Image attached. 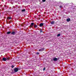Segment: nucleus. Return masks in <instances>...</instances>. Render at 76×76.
Returning a JSON list of instances; mask_svg holds the SVG:
<instances>
[{
    "mask_svg": "<svg viewBox=\"0 0 76 76\" xmlns=\"http://www.w3.org/2000/svg\"><path fill=\"white\" fill-rule=\"evenodd\" d=\"M14 71L15 72H17L18 71V70H19V69H18V68H15L14 69Z\"/></svg>",
    "mask_w": 76,
    "mask_h": 76,
    "instance_id": "nucleus-1",
    "label": "nucleus"
},
{
    "mask_svg": "<svg viewBox=\"0 0 76 76\" xmlns=\"http://www.w3.org/2000/svg\"><path fill=\"white\" fill-rule=\"evenodd\" d=\"M44 48H42L40 49L39 51H43L44 50Z\"/></svg>",
    "mask_w": 76,
    "mask_h": 76,
    "instance_id": "nucleus-2",
    "label": "nucleus"
},
{
    "mask_svg": "<svg viewBox=\"0 0 76 76\" xmlns=\"http://www.w3.org/2000/svg\"><path fill=\"white\" fill-rule=\"evenodd\" d=\"M2 60L3 61H7V59L6 58H2Z\"/></svg>",
    "mask_w": 76,
    "mask_h": 76,
    "instance_id": "nucleus-3",
    "label": "nucleus"
},
{
    "mask_svg": "<svg viewBox=\"0 0 76 76\" xmlns=\"http://www.w3.org/2000/svg\"><path fill=\"white\" fill-rule=\"evenodd\" d=\"M34 25V23H31V25H30V27H31V28L32 27V26H33V25Z\"/></svg>",
    "mask_w": 76,
    "mask_h": 76,
    "instance_id": "nucleus-4",
    "label": "nucleus"
},
{
    "mask_svg": "<svg viewBox=\"0 0 76 76\" xmlns=\"http://www.w3.org/2000/svg\"><path fill=\"white\" fill-rule=\"evenodd\" d=\"M43 25H44V24H43V23H41L40 24L39 26L40 27H42V26Z\"/></svg>",
    "mask_w": 76,
    "mask_h": 76,
    "instance_id": "nucleus-5",
    "label": "nucleus"
},
{
    "mask_svg": "<svg viewBox=\"0 0 76 76\" xmlns=\"http://www.w3.org/2000/svg\"><path fill=\"white\" fill-rule=\"evenodd\" d=\"M55 23V22L54 21H52L50 22V24L51 25H54Z\"/></svg>",
    "mask_w": 76,
    "mask_h": 76,
    "instance_id": "nucleus-6",
    "label": "nucleus"
},
{
    "mask_svg": "<svg viewBox=\"0 0 76 76\" xmlns=\"http://www.w3.org/2000/svg\"><path fill=\"white\" fill-rule=\"evenodd\" d=\"M16 34V33L15 31H13L11 33V35H14Z\"/></svg>",
    "mask_w": 76,
    "mask_h": 76,
    "instance_id": "nucleus-7",
    "label": "nucleus"
},
{
    "mask_svg": "<svg viewBox=\"0 0 76 76\" xmlns=\"http://www.w3.org/2000/svg\"><path fill=\"white\" fill-rule=\"evenodd\" d=\"M53 60L54 61H57V58H53Z\"/></svg>",
    "mask_w": 76,
    "mask_h": 76,
    "instance_id": "nucleus-8",
    "label": "nucleus"
},
{
    "mask_svg": "<svg viewBox=\"0 0 76 76\" xmlns=\"http://www.w3.org/2000/svg\"><path fill=\"white\" fill-rule=\"evenodd\" d=\"M66 21L67 22H69V21H70V18H68L66 19Z\"/></svg>",
    "mask_w": 76,
    "mask_h": 76,
    "instance_id": "nucleus-9",
    "label": "nucleus"
},
{
    "mask_svg": "<svg viewBox=\"0 0 76 76\" xmlns=\"http://www.w3.org/2000/svg\"><path fill=\"white\" fill-rule=\"evenodd\" d=\"M10 33H11V32L8 31L7 32V34H10Z\"/></svg>",
    "mask_w": 76,
    "mask_h": 76,
    "instance_id": "nucleus-10",
    "label": "nucleus"
},
{
    "mask_svg": "<svg viewBox=\"0 0 76 76\" xmlns=\"http://www.w3.org/2000/svg\"><path fill=\"white\" fill-rule=\"evenodd\" d=\"M25 11H26V10H25V9H24L23 10H22L21 11V12H25Z\"/></svg>",
    "mask_w": 76,
    "mask_h": 76,
    "instance_id": "nucleus-11",
    "label": "nucleus"
},
{
    "mask_svg": "<svg viewBox=\"0 0 76 76\" xmlns=\"http://www.w3.org/2000/svg\"><path fill=\"white\" fill-rule=\"evenodd\" d=\"M7 60H10V58H6Z\"/></svg>",
    "mask_w": 76,
    "mask_h": 76,
    "instance_id": "nucleus-12",
    "label": "nucleus"
},
{
    "mask_svg": "<svg viewBox=\"0 0 76 76\" xmlns=\"http://www.w3.org/2000/svg\"><path fill=\"white\" fill-rule=\"evenodd\" d=\"M34 27H35V28H37V25H34Z\"/></svg>",
    "mask_w": 76,
    "mask_h": 76,
    "instance_id": "nucleus-13",
    "label": "nucleus"
},
{
    "mask_svg": "<svg viewBox=\"0 0 76 76\" xmlns=\"http://www.w3.org/2000/svg\"><path fill=\"white\" fill-rule=\"evenodd\" d=\"M42 29L40 30V32L41 33V32H42Z\"/></svg>",
    "mask_w": 76,
    "mask_h": 76,
    "instance_id": "nucleus-14",
    "label": "nucleus"
},
{
    "mask_svg": "<svg viewBox=\"0 0 76 76\" xmlns=\"http://www.w3.org/2000/svg\"><path fill=\"white\" fill-rule=\"evenodd\" d=\"M60 34H58V35H57V37H60Z\"/></svg>",
    "mask_w": 76,
    "mask_h": 76,
    "instance_id": "nucleus-15",
    "label": "nucleus"
},
{
    "mask_svg": "<svg viewBox=\"0 0 76 76\" xmlns=\"http://www.w3.org/2000/svg\"><path fill=\"white\" fill-rule=\"evenodd\" d=\"M8 19H12V18H11V17H8Z\"/></svg>",
    "mask_w": 76,
    "mask_h": 76,
    "instance_id": "nucleus-16",
    "label": "nucleus"
},
{
    "mask_svg": "<svg viewBox=\"0 0 76 76\" xmlns=\"http://www.w3.org/2000/svg\"><path fill=\"white\" fill-rule=\"evenodd\" d=\"M46 1V0H42V2H45Z\"/></svg>",
    "mask_w": 76,
    "mask_h": 76,
    "instance_id": "nucleus-17",
    "label": "nucleus"
},
{
    "mask_svg": "<svg viewBox=\"0 0 76 76\" xmlns=\"http://www.w3.org/2000/svg\"><path fill=\"white\" fill-rule=\"evenodd\" d=\"M45 67H44L43 68V71H45Z\"/></svg>",
    "mask_w": 76,
    "mask_h": 76,
    "instance_id": "nucleus-18",
    "label": "nucleus"
},
{
    "mask_svg": "<svg viewBox=\"0 0 76 76\" xmlns=\"http://www.w3.org/2000/svg\"><path fill=\"white\" fill-rule=\"evenodd\" d=\"M11 67H12V68H13V67H15V66H14L13 65H12L11 66Z\"/></svg>",
    "mask_w": 76,
    "mask_h": 76,
    "instance_id": "nucleus-19",
    "label": "nucleus"
},
{
    "mask_svg": "<svg viewBox=\"0 0 76 76\" xmlns=\"http://www.w3.org/2000/svg\"><path fill=\"white\" fill-rule=\"evenodd\" d=\"M59 7L60 8H61V7H62V6H61V5H60L59 6Z\"/></svg>",
    "mask_w": 76,
    "mask_h": 76,
    "instance_id": "nucleus-20",
    "label": "nucleus"
},
{
    "mask_svg": "<svg viewBox=\"0 0 76 76\" xmlns=\"http://www.w3.org/2000/svg\"><path fill=\"white\" fill-rule=\"evenodd\" d=\"M37 54H39V53L38 52H37L36 53Z\"/></svg>",
    "mask_w": 76,
    "mask_h": 76,
    "instance_id": "nucleus-21",
    "label": "nucleus"
},
{
    "mask_svg": "<svg viewBox=\"0 0 76 76\" xmlns=\"http://www.w3.org/2000/svg\"><path fill=\"white\" fill-rule=\"evenodd\" d=\"M0 14H1V13H0Z\"/></svg>",
    "mask_w": 76,
    "mask_h": 76,
    "instance_id": "nucleus-22",
    "label": "nucleus"
}]
</instances>
